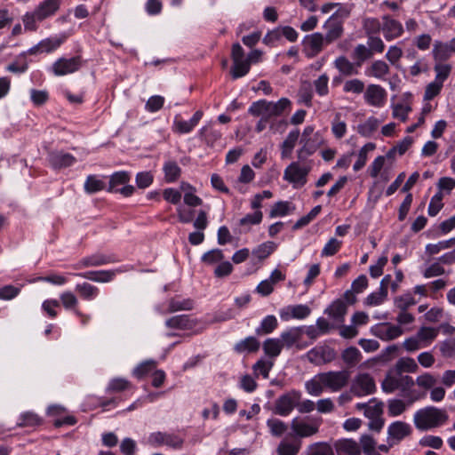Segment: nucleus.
Returning <instances> with one entry per match:
<instances>
[{
    "label": "nucleus",
    "instance_id": "obj_41",
    "mask_svg": "<svg viewBox=\"0 0 455 455\" xmlns=\"http://www.w3.org/2000/svg\"><path fill=\"white\" fill-rule=\"evenodd\" d=\"M76 291L82 299L86 300L93 299L99 294V289L89 283L76 284Z\"/></svg>",
    "mask_w": 455,
    "mask_h": 455
},
{
    "label": "nucleus",
    "instance_id": "obj_22",
    "mask_svg": "<svg viewBox=\"0 0 455 455\" xmlns=\"http://www.w3.org/2000/svg\"><path fill=\"white\" fill-rule=\"evenodd\" d=\"M334 67L339 72L345 76H351L358 75L360 67H357L356 62H351L347 57L339 56L334 62Z\"/></svg>",
    "mask_w": 455,
    "mask_h": 455
},
{
    "label": "nucleus",
    "instance_id": "obj_62",
    "mask_svg": "<svg viewBox=\"0 0 455 455\" xmlns=\"http://www.w3.org/2000/svg\"><path fill=\"white\" fill-rule=\"evenodd\" d=\"M406 405L403 401L400 399H392L388 401V414L392 417L402 414L406 410Z\"/></svg>",
    "mask_w": 455,
    "mask_h": 455
},
{
    "label": "nucleus",
    "instance_id": "obj_47",
    "mask_svg": "<svg viewBox=\"0 0 455 455\" xmlns=\"http://www.w3.org/2000/svg\"><path fill=\"white\" fill-rule=\"evenodd\" d=\"M374 149L375 144H364V146L360 149L357 155V160L353 166L355 172H358L364 167L368 153Z\"/></svg>",
    "mask_w": 455,
    "mask_h": 455
},
{
    "label": "nucleus",
    "instance_id": "obj_44",
    "mask_svg": "<svg viewBox=\"0 0 455 455\" xmlns=\"http://www.w3.org/2000/svg\"><path fill=\"white\" fill-rule=\"evenodd\" d=\"M277 325L278 323L275 316L267 315L262 320L260 325L256 329V334L259 336L269 334L275 331Z\"/></svg>",
    "mask_w": 455,
    "mask_h": 455
},
{
    "label": "nucleus",
    "instance_id": "obj_31",
    "mask_svg": "<svg viewBox=\"0 0 455 455\" xmlns=\"http://www.w3.org/2000/svg\"><path fill=\"white\" fill-rule=\"evenodd\" d=\"M131 179L130 173L125 171L116 172L110 176L109 185L107 191L109 193H117V186L125 185Z\"/></svg>",
    "mask_w": 455,
    "mask_h": 455
},
{
    "label": "nucleus",
    "instance_id": "obj_15",
    "mask_svg": "<svg viewBox=\"0 0 455 455\" xmlns=\"http://www.w3.org/2000/svg\"><path fill=\"white\" fill-rule=\"evenodd\" d=\"M411 433V426L403 421H395L392 423L387 429V443L389 446L399 443L403 438Z\"/></svg>",
    "mask_w": 455,
    "mask_h": 455
},
{
    "label": "nucleus",
    "instance_id": "obj_8",
    "mask_svg": "<svg viewBox=\"0 0 455 455\" xmlns=\"http://www.w3.org/2000/svg\"><path fill=\"white\" fill-rule=\"evenodd\" d=\"M327 44L325 36L322 33L315 32L307 35L302 40L303 52L307 58L317 56Z\"/></svg>",
    "mask_w": 455,
    "mask_h": 455
},
{
    "label": "nucleus",
    "instance_id": "obj_63",
    "mask_svg": "<svg viewBox=\"0 0 455 455\" xmlns=\"http://www.w3.org/2000/svg\"><path fill=\"white\" fill-rule=\"evenodd\" d=\"M341 241H339L336 238H331L328 243L324 245L321 255L323 257L333 256L335 255L341 247Z\"/></svg>",
    "mask_w": 455,
    "mask_h": 455
},
{
    "label": "nucleus",
    "instance_id": "obj_48",
    "mask_svg": "<svg viewBox=\"0 0 455 455\" xmlns=\"http://www.w3.org/2000/svg\"><path fill=\"white\" fill-rule=\"evenodd\" d=\"M451 65L449 63L435 61L434 70L435 72V80L443 84L449 77L451 71Z\"/></svg>",
    "mask_w": 455,
    "mask_h": 455
},
{
    "label": "nucleus",
    "instance_id": "obj_7",
    "mask_svg": "<svg viewBox=\"0 0 455 455\" xmlns=\"http://www.w3.org/2000/svg\"><path fill=\"white\" fill-rule=\"evenodd\" d=\"M375 391V381L369 373H360L352 380L350 392L355 396H364L373 394Z\"/></svg>",
    "mask_w": 455,
    "mask_h": 455
},
{
    "label": "nucleus",
    "instance_id": "obj_49",
    "mask_svg": "<svg viewBox=\"0 0 455 455\" xmlns=\"http://www.w3.org/2000/svg\"><path fill=\"white\" fill-rule=\"evenodd\" d=\"M383 403L382 402H377L375 398H372L370 400L368 408H366L364 411L365 417L371 419V418H380L381 414L383 413Z\"/></svg>",
    "mask_w": 455,
    "mask_h": 455
},
{
    "label": "nucleus",
    "instance_id": "obj_30",
    "mask_svg": "<svg viewBox=\"0 0 455 455\" xmlns=\"http://www.w3.org/2000/svg\"><path fill=\"white\" fill-rule=\"evenodd\" d=\"M259 341L255 337L250 336L236 343L234 349L239 354L254 353L259 349Z\"/></svg>",
    "mask_w": 455,
    "mask_h": 455
},
{
    "label": "nucleus",
    "instance_id": "obj_11",
    "mask_svg": "<svg viewBox=\"0 0 455 455\" xmlns=\"http://www.w3.org/2000/svg\"><path fill=\"white\" fill-rule=\"evenodd\" d=\"M309 168L300 167L298 163H291L284 171L283 179L293 184L294 188L302 187L307 182Z\"/></svg>",
    "mask_w": 455,
    "mask_h": 455
},
{
    "label": "nucleus",
    "instance_id": "obj_13",
    "mask_svg": "<svg viewBox=\"0 0 455 455\" xmlns=\"http://www.w3.org/2000/svg\"><path fill=\"white\" fill-rule=\"evenodd\" d=\"M363 97L370 106L382 108L387 102V93L380 85L372 84L368 85Z\"/></svg>",
    "mask_w": 455,
    "mask_h": 455
},
{
    "label": "nucleus",
    "instance_id": "obj_60",
    "mask_svg": "<svg viewBox=\"0 0 455 455\" xmlns=\"http://www.w3.org/2000/svg\"><path fill=\"white\" fill-rule=\"evenodd\" d=\"M308 455H334L333 450L326 443H316L310 446Z\"/></svg>",
    "mask_w": 455,
    "mask_h": 455
},
{
    "label": "nucleus",
    "instance_id": "obj_4",
    "mask_svg": "<svg viewBox=\"0 0 455 455\" xmlns=\"http://www.w3.org/2000/svg\"><path fill=\"white\" fill-rule=\"evenodd\" d=\"M322 423L323 419L321 417H297L291 420V428L296 436L306 438L317 434Z\"/></svg>",
    "mask_w": 455,
    "mask_h": 455
},
{
    "label": "nucleus",
    "instance_id": "obj_17",
    "mask_svg": "<svg viewBox=\"0 0 455 455\" xmlns=\"http://www.w3.org/2000/svg\"><path fill=\"white\" fill-rule=\"evenodd\" d=\"M117 261L118 259L114 255L96 253L82 259L79 262L74 265V268L81 269L83 267H99Z\"/></svg>",
    "mask_w": 455,
    "mask_h": 455
},
{
    "label": "nucleus",
    "instance_id": "obj_9",
    "mask_svg": "<svg viewBox=\"0 0 455 455\" xmlns=\"http://www.w3.org/2000/svg\"><path fill=\"white\" fill-rule=\"evenodd\" d=\"M300 397V392L296 390L282 395L275 400L274 412L277 415L287 416L296 407Z\"/></svg>",
    "mask_w": 455,
    "mask_h": 455
},
{
    "label": "nucleus",
    "instance_id": "obj_14",
    "mask_svg": "<svg viewBox=\"0 0 455 455\" xmlns=\"http://www.w3.org/2000/svg\"><path fill=\"white\" fill-rule=\"evenodd\" d=\"M432 54L435 61L444 62L455 54V37L448 42L436 40L433 44Z\"/></svg>",
    "mask_w": 455,
    "mask_h": 455
},
{
    "label": "nucleus",
    "instance_id": "obj_61",
    "mask_svg": "<svg viewBox=\"0 0 455 455\" xmlns=\"http://www.w3.org/2000/svg\"><path fill=\"white\" fill-rule=\"evenodd\" d=\"M439 349L443 356L451 358L455 355V338L448 339L439 345Z\"/></svg>",
    "mask_w": 455,
    "mask_h": 455
},
{
    "label": "nucleus",
    "instance_id": "obj_36",
    "mask_svg": "<svg viewBox=\"0 0 455 455\" xmlns=\"http://www.w3.org/2000/svg\"><path fill=\"white\" fill-rule=\"evenodd\" d=\"M300 446L301 442L299 440L292 442L283 440L277 447V453L279 455H297L300 450Z\"/></svg>",
    "mask_w": 455,
    "mask_h": 455
},
{
    "label": "nucleus",
    "instance_id": "obj_28",
    "mask_svg": "<svg viewBox=\"0 0 455 455\" xmlns=\"http://www.w3.org/2000/svg\"><path fill=\"white\" fill-rule=\"evenodd\" d=\"M277 248V244L275 242L267 241L254 248L251 254L259 261H262L268 258Z\"/></svg>",
    "mask_w": 455,
    "mask_h": 455
},
{
    "label": "nucleus",
    "instance_id": "obj_23",
    "mask_svg": "<svg viewBox=\"0 0 455 455\" xmlns=\"http://www.w3.org/2000/svg\"><path fill=\"white\" fill-rule=\"evenodd\" d=\"M334 447L338 455H361L358 443L352 439L339 440Z\"/></svg>",
    "mask_w": 455,
    "mask_h": 455
},
{
    "label": "nucleus",
    "instance_id": "obj_53",
    "mask_svg": "<svg viewBox=\"0 0 455 455\" xmlns=\"http://www.w3.org/2000/svg\"><path fill=\"white\" fill-rule=\"evenodd\" d=\"M363 28L367 36H374L382 31V23L376 18H367L363 20Z\"/></svg>",
    "mask_w": 455,
    "mask_h": 455
},
{
    "label": "nucleus",
    "instance_id": "obj_20",
    "mask_svg": "<svg viewBox=\"0 0 455 455\" xmlns=\"http://www.w3.org/2000/svg\"><path fill=\"white\" fill-rule=\"evenodd\" d=\"M403 330L398 325H393L389 323H382L376 326L375 336L382 340H392L402 335Z\"/></svg>",
    "mask_w": 455,
    "mask_h": 455
},
{
    "label": "nucleus",
    "instance_id": "obj_46",
    "mask_svg": "<svg viewBox=\"0 0 455 455\" xmlns=\"http://www.w3.org/2000/svg\"><path fill=\"white\" fill-rule=\"evenodd\" d=\"M105 188L104 181L97 179L94 175H89L84 182V190L88 194H94L105 189Z\"/></svg>",
    "mask_w": 455,
    "mask_h": 455
},
{
    "label": "nucleus",
    "instance_id": "obj_52",
    "mask_svg": "<svg viewBox=\"0 0 455 455\" xmlns=\"http://www.w3.org/2000/svg\"><path fill=\"white\" fill-rule=\"evenodd\" d=\"M156 366V362L155 360H147L140 364H139L134 370H133V375L137 379H142L144 376H146L148 373L152 371Z\"/></svg>",
    "mask_w": 455,
    "mask_h": 455
},
{
    "label": "nucleus",
    "instance_id": "obj_55",
    "mask_svg": "<svg viewBox=\"0 0 455 455\" xmlns=\"http://www.w3.org/2000/svg\"><path fill=\"white\" fill-rule=\"evenodd\" d=\"M267 425L275 436H281L287 430V425L278 419H268Z\"/></svg>",
    "mask_w": 455,
    "mask_h": 455
},
{
    "label": "nucleus",
    "instance_id": "obj_19",
    "mask_svg": "<svg viewBox=\"0 0 455 455\" xmlns=\"http://www.w3.org/2000/svg\"><path fill=\"white\" fill-rule=\"evenodd\" d=\"M202 116L203 112L201 110H197L188 121L183 120L180 116H176L173 121V129L180 133L190 132L197 125Z\"/></svg>",
    "mask_w": 455,
    "mask_h": 455
},
{
    "label": "nucleus",
    "instance_id": "obj_5",
    "mask_svg": "<svg viewBox=\"0 0 455 455\" xmlns=\"http://www.w3.org/2000/svg\"><path fill=\"white\" fill-rule=\"evenodd\" d=\"M321 381L325 386V388L330 389L332 392H337L348 384L350 371L347 370H342L321 372Z\"/></svg>",
    "mask_w": 455,
    "mask_h": 455
},
{
    "label": "nucleus",
    "instance_id": "obj_24",
    "mask_svg": "<svg viewBox=\"0 0 455 455\" xmlns=\"http://www.w3.org/2000/svg\"><path fill=\"white\" fill-rule=\"evenodd\" d=\"M66 36L62 37H51L42 40L36 46L32 47L29 52L34 54L38 52H51L59 48L65 41Z\"/></svg>",
    "mask_w": 455,
    "mask_h": 455
},
{
    "label": "nucleus",
    "instance_id": "obj_59",
    "mask_svg": "<svg viewBox=\"0 0 455 455\" xmlns=\"http://www.w3.org/2000/svg\"><path fill=\"white\" fill-rule=\"evenodd\" d=\"M367 46L371 50V54L382 53L385 50V44L379 36H367Z\"/></svg>",
    "mask_w": 455,
    "mask_h": 455
},
{
    "label": "nucleus",
    "instance_id": "obj_18",
    "mask_svg": "<svg viewBox=\"0 0 455 455\" xmlns=\"http://www.w3.org/2000/svg\"><path fill=\"white\" fill-rule=\"evenodd\" d=\"M122 272L123 270L117 268L112 270L88 271L74 275L97 283H108L116 277V274Z\"/></svg>",
    "mask_w": 455,
    "mask_h": 455
},
{
    "label": "nucleus",
    "instance_id": "obj_40",
    "mask_svg": "<svg viewBox=\"0 0 455 455\" xmlns=\"http://www.w3.org/2000/svg\"><path fill=\"white\" fill-rule=\"evenodd\" d=\"M321 380V373H318L314 378L307 381L305 384L307 392L311 395L319 396L325 388V386Z\"/></svg>",
    "mask_w": 455,
    "mask_h": 455
},
{
    "label": "nucleus",
    "instance_id": "obj_35",
    "mask_svg": "<svg viewBox=\"0 0 455 455\" xmlns=\"http://www.w3.org/2000/svg\"><path fill=\"white\" fill-rule=\"evenodd\" d=\"M341 358L347 367H354L361 361L362 355L357 347H349L342 352Z\"/></svg>",
    "mask_w": 455,
    "mask_h": 455
},
{
    "label": "nucleus",
    "instance_id": "obj_16",
    "mask_svg": "<svg viewBox=\"0 0 455 455\" xmlns=\"http://www.w3.org/2000/svg\"><path fill=\"white\" fill-rule=\"evenodd\" d=\"M382 33L387 41H392L403 35V27L401 22L389 15H384L382 17Z\"/></svg>",
    "mask_w": 455,
    "mask_h": 455
},
{
    "label": "nucleus",
    "instance_id": "obj_50",
    "mask_svg": "<svg viewBox=\"0 0 455 455\" xmlns=\"http://www.w3.org/2000/svg\"><path fill=\"white\" fill-rule=\"evenodd\" d=\"M60 300H61L63 307L66 309H74L75 313L77 315H79V316L82 315V313L78 309L76 308L78 304V300H77L76 297L72 292H70V291L63 292L60 295Z\"/></svg>",
    "mask_w": 455,
    "mask_h": 455
},
{
    "label": "nucleus",
    "instance_id": "obj_27",
    "mask_svg": "<svg viewBox=\"0 0 455 455\" xmlns=\"http://www.w3.org/2000/svg\"><path fill=\"white\" fill-rule=\"evenodd\" d=\"M380 121L374 116L369 117L363 123L358 124L357 132L363 137L371 138L378 131Z\"/></svg>",
    "mask_w": 455,
    "mask_h": 455
},
{
    "label": "nucleus",
    "instance_id": "obj_25",
    "mask_svg": "<svg viewBox=\"0 0 455 455\" xmlns=\"http://www.w3.org/2000/svg\"><path fill=\"white\" fill-rule=\"evenodd\" d=\"M50 164L55 169L68 167L75 162V157L63 152H51L48 156Z\"/></svg>",
    "mask_w": 455,
    "mask_h": 455
},
{
    "label": "nucleus",
    "instance_id": "obj_57",
    "mask_svg": "<svg viewBox=\"0 0 455 455\" xmlns=\"http://www.w3.org/2000/svg\"><path fill=\"white\" fill-rule=\"evenodd\" d=\"M443 86V83L435 79L433 82H431L430 84H428L427 85L425 93H424V100H433L435 96H437L440 93Z\"/></svg>",
    "mask_w": 455,
    "mask_h": 455
},
{
    "label": "nucleus",
    "instance_id": "obj_38",
    "mask_svg": "<svg viewBox=\"0 0 455 455\" xmlns=\"http://www.w3.org/2000/svg\"><path fill=\"white\" fill-rule=\"evenodd\" d=\"M251 66L250 61L246 59L233 60V66L231 68L230 73L233 79H237L244 76L250 71Z\"/></svg>",
    "mask_w": 455,
    "mask_h": 455
},
{
    "label": "nucleus",
    "instance_id": "obj_33",
    "mask_svg": "<svg viewBox=\"0 0 455 455\" xmlns=\"http://www.w3.org/2000/svg\"><path fill=\"white\" fill-rule=\"evenodd\" d=\"M389 66L385 61L378 60L371 63V67L367 70V74L370 76L382 79L389 73Z\"/></svg>",
    "mask_w": 455,
    "mask_h": 455
},
{
    "label": "nucleus",
    "instance_id": "obj_43",
    "mask_svg": "<svg viewBox=\"0 0 455 455\" xmlns=\"http://www.w3.org/2000/svg\"><path fill=\"white\" fill-rule=\"evenodd\" d=\"M163 170L164 172V179L168 183L176 181L181 174V169L175 162L170 161L165 163Z\"/></svg>",
    "mask_w": 455,
    "mask_h": 455
},
{
    "label": "nucleus",
    "instance_id": "obj_29",
    "mask_svg": "<svg viewBox=\"0 0 455 455\" xmlns=\"http://www.w3.org/2000/svg\"><path fill=\"white\" fill-rule=\"evenodd\" d=\"M165 324L169 328L178 330H188L193 328V321L187 315H179L166 320Z\"/></svg>",
    "mask_w": 455,
    "mask_h": 455
},
{
    "label": "nucleus",
    "instance_id": "obj_54",
    "mask_svg": "<svg viewBox=\"0 0 455 455\" xmlns=\"http://www.w3.org/2000/svg\"><path fill=\"white\" fill-rule=\"evenodd\" d=\"M453 246H455V237H452L446 241L439 242L438 243L435 244H427L426 246V251L430 255H434L439 253L442 250L449 249Z\"/></svg>",
    "mask_w": 455,
    "mask_h": 455
},
{
    "label": "nucleus",
    "instance_id": "obj_6",
    "mask_svg": "<svg viewBox=\"0 0 455 455\" xmlns=\"http://www.w3.org/2000/svg\"><path fill=\"white\" fill-rule=\"evenodd\" d=\"M83 64L84 60L80 56L60 58L52 65L51 70L54 76H62L78 71Z\"/></svg>",
    "mask_w": 455,
    "mask_h": 455
},
{
    "label": "nucleus",
    "instance_id": "obj_32",
    "mask_svg": "<svg viewBox=\"0 0 455 455\" xmlns=\"http://www.w3.org/2000/svg\"><path fill=\"white\" fill-rule=\"evenodd\" d=\"M419 366L415 360L411 357L400 358L395 365V372L396 375H402L403 372H416Z\"/></svg>",
    "mask_w": 455,
    "mask_h": 455
},
{
    "label": "nucleus",
    "instance_id": "obj_56",
    "mask_svg": "<svg viewBox=\"0 0 455 455\" xmlns=\"http://www.w3.org/2000/svg\"><path fill=\"white\" fill-rule=\"evenodd\" d=\"M364 83L362 80L355 78L345 82L343 91L360 94L364 91Z\"/></svg>",
    "mask_w": 455,
    "mask_h": 455
},
{
    "label": "nucleus",
    "instance_id": "obj_45",
    "mask_svg": "<svg viewBox=\"0 0 455 455\" xmlns=\"http://www.w3.org/2000/svg\"><path fill=\"white\" fill-rule=\"evenodd\" d=\"M263 214L260 211H256L254 213L247 214L239 220V225L244 228L243 230H240L239 233H246L250 230V228H246L250 225L259 224L262 220Z\"/></svg>",
    "mask_w": 455,
    "mask_h": 455
},
{
    "label": "nucleus",
    "instance_id": "obj_34",
    "mask_svg": "<svg viewBox=\"0 0 455 455\" xmlns=\"http://www.w3.org/2000/svg\"><path fill=\"white\" fill-rule=\"evenodd\" d=\"M302 332L303 330L300 327L291 328L283 332L279 339L282 341L283 347L286 346L287 347H291L300 339Z\"/></svg>",
    "mask_w": 455,
    "mask_h": 455
},
{
    "label": "nucleus",
    "instance_id": "obj_1",
    "mask_svg": "<svg viewBox=\"0 0 455 455\" xmlns=\"http://www.w3.org/2000/svg\"><path fill=\"white\" fill-rule=\"evenodd\" d=\"M61 2L62 0H44L33 12H27L22 19L25 29L36 31L38 28L37 22L55 15L60 7Z\"/></svg>",
    "mask_w": 455,
    "mask_h": 455
},
{
    "label": "nucleus",
    "instance_id": "obj_12",
    "mask_svg": "<svg viewBox=\"0 0 455 455\" xmlns=\"http://www.w3.org/2000/svg\"><path fill=\"white\" fill-rule=\"evenodd\" d=\"M148 442L150 445L155 447L165 444L174 449H180L183 444V440L178 435L164 432H155L150 434Z\"/></svg>",
    "mask_w": 455,
    "mask_h": 455
},
{
    "label": "nucleus",
    "instance_id": "obj_26",
    "mask_svg": "<svg viewBox=\"0 0 455 455\" xmlns=\"http://www.w3.org/2000/svg\"><path fill=\"white\" fill-rule=\"evenodd\" d=\"M347 311V307L346 302L341 299H337L324 310V314H327L337 322L342 323Z\"/></svg>",
    "mask_w": 455,
    "mask_h": 455
},
{
    "label": "nucleus",
    "instance_id": "obj_42",
    "mask_svg": "<svg viewBox=\"0 0 455 455\" xmlns=\"http://www.w3.org/2000/svg\"><path fill=\"white\" fill-rule=\"evenodd\" d=\"M221 139V132L214 124H208L200 131V140L205 142H215Z\"/></svg>",
    "mask_w": 455,
    "mask_h": 455
},
{
    "label": "nucleus",
    "instance_id": "obj_3",
    "mask_svg": "<svg viewBox=\"0 0 455 455\" xmlns=\"http://www.w3.org/2000/svg\"><path fill=\"white\" fill-rule=\"evenodd\" d=\"M290 105L291 101L287 98H282L276 102L259 100L253 102L248 111L254 116H262L269 121L271 117L281 116Z\"/></svg>",
    "mask_w": 455,
    "mask_h": 455
},
{
    "label": "nucleus",
    "instance_id": "obj_39",
    "mask_svg": "<svg viewBox=\"0 0 455 455\" xmlns=\"http://www.w3.org/2000/svg\"><path fill=\"white\" fill-rule=\"evenodd\" d=\"M283 348L282 341L279 339H267L263 343V351L269 357H276Z\"/></svg>",
    "mask_w": 455,
    "mask_h": 455
},
{
    "label": "nucleus",
    "instance_id": "obj_37",
    "mask_svg": "<svg viewBox=\"0 0 455 455\" xmlns=\"http://www.w3.org/2000/svg\"><path fill=\"white\" fill-rule=\"evenodd\" d=\"M371 50L367 45L363 44H357L352 53V58L357 64V67H362L364 61L372 58Z\"/></svg>",
    "mask_w": 455,
    "mask_h": 455
},
{
    "label": "nucleus",
    "instance_id": "obj_58",
    "mask_svg": "<svg viewBox=\"0 0 455 455\" xmlns=\"http://www.w3.org/2000/svg\"><path fill=\"white\" fill-rule=\"evenodd\" d=\"M41 419L34 412H25L20 416V422L18 423L19 427H35L40 425Z\"/></svg>",
    "mask_w": 455,
    "mask_h": 455
},
{
    "label": "nucleus",
    "instance_id": "obj_2",
    "mask_svg": "<svg viewBox=\"0 0 455 455\" xmlns=\"http://www.w3.org/2000/svg\"><path fill=\"white\" fill-rule=\"evenodd\" d=\"M449 419L447 411L434 406L420 409L414 414V425L419 430H428L443 425Z\"/></svg>",
    "mask_w": 455,
    "mask_h": 455
},
{
    "label": "nucleus",
    "instance_id": "obj_21",
    "mask_svg": "<svg viewBox=\"0 0 455 455\" xmlns=\"http://www.w3.org/2000/svg\"><path fill=\"white\" fill-rule=\"evenodd\" d=\"M323 28L326 30L325 37L327 44H331L338 40L343 34V23L339 20H334V17H330L324 23Z\"/></svg>",
    "mask_w": 455,
    "mask_h": 455
},
{
    "label": "nucleus",
    "instance_id": "obj_51",
    "mask_svg": "<svg viewBox=\"0 0 455 455\" xmlns=\"http://www.w3.org/2000/svg\"><path fill=\"white\" fill-rule=\"evenodd\" d=\"M354 6L355 5L353 4L338 3V9L331 17H334V20H339L341 21V23H343L344 20L350 16L351 12L354 9Z\"/></svg>",
    "mask_w": 455,
    "mask_h": 455
},
{
    "label": "nucleus",
    "instance_id": "obj_10",
    "mask_svg": "<svg viewBox=\"0 0 455 455\" xmlns=\"http://www.w3.org/2000/svg\"><path fill=\"white\" fill-rule=\"evenodd\" d=\"M308 361L315 365H322L334 361L337 357L336 351L327 346H316L307 354Z\"/></svg>",
    "mask_w": 455,
    "mask_h": 455
},
{
    "label": "nucleus",
    "instance_id": "obj_64",
    "mask_svg": "<svg viewBox=\"0 0 455 455\" xmlns=\"http://www.w3.org/2000/svg\"><path fill=\"white\" fill-rule=\"evenodd\" d=\"M20 292V288L12 284L4 285L0 288V299L11 300L16 298Z\"/></svg>",
    "mask_w": 455,
    "mask_h": 455
}]
</instances>
